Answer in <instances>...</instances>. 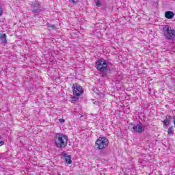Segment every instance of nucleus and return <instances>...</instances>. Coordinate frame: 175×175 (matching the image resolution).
Here are the masks:
<instances>
[{"instance_id":"nucleus-5","label":"nucleus","mask_w":175,"mask_h":175,"mask_svg":"<svg viewBox=\"0 0 175 175\" xmlns=\"http://www.w3.org/2000/svg\"><path fill=\"white\" fill-rule=\"evenodd\" d=\"M31 10L33 14L38 16L42 12V5H40V2L38 1H35L32 3L31 5Z\"/></svg>"},{"instance_id":"nucleus-16","label":"nucleus","mask_w":175,"mask_h":175,"mask_svg":"<svg viewBox=\"0 0 175 175\" xmlns=\"http://www.w3.org/2000/svg\"><path fill=\"white\" fill-rule=\"evenodd\" d=\"M5 144V142L3 141L0 142V147L3 146Z\"/></svg>"},{"instance_id":"nucleus-13","label":"nucleus","mask_w":175,"mask_h":175,"mask_svg":"<svg viewBox=\"0 0 175 175\" xmlns=\"http://www.w3.org/2000/svg\"><path fill=\"white\" fill-rule=\"evenodd\" d=\"M48 29H49V31H51V29H57V27H55V26L54 25L48 23Z\"/></svg>"},{"instance_id":"nucleus-14","label":"nucleus","mask_w":175,"mask_h":175,"mask_svg":"<svg viewBox=\"0 0 175 175\" xmlns=\"http://www.w3.org/2000/svg\"><path fill=\"white\" fill-rule=\"evenodd\" d=\"M95 3L97 8H100L102 6V3H100V0H95Z\"/></svg>"},{"instance_id":"nucleus-18","label":"nucleus","mask_w":175,"mask_h":175,"mask_svg":"<svg viewBox=\"0 0 175 175\" xmlns=\"http://www.w3.org/2000/svg\"><path fill=\"white\" fill-rule=\"evenodd\" d=\"M2 13H3V12H2V8H0V16H2Z\"/></svg>"},{"instance_id":"nucleus-11","label":"nucleus","mask_w":175,"mask_h":175,"mask_svg":"<svg viewBox=\"0 0 175 175\" xmlns=\"http://www.w3.org/2000/svg\"><path fill=\"white\" fill-rule=\"evenodd\" d=\"M64 157L65 158V161L67 163H68L69 165H70V163H72V159L70 158V155H68V154L64 153Z\"/></svg>"},{"instance_id":"nucleus-15","label":"nucleus","mask_w":175,"mask_h":175,"mask_svg":"<svg viewBox=\"0 0 175 175\" xmlns=\"http://www.w3.org/2000/svg\"><path fill=\"white\" fill-rule=\"evenodd\" d=\"M70 1L72 2L74 5H76L79 2V0H70Z\"/></svg>"},{"instance_id":"nucleus-2","label":"nucleus","mask_w":175,"mask_h":175,"mask_svg":"<svg viewBox=\"0 0 175 175\" xmlns=\"http://www.w3.org/2000/svg\"><path fill=\"white\" fill-rule=\"evenodd\" d=\"M108 68L109 63L105 59H98L96 62V68L103 76L107 75Z\"/></svg>"},{"instance_id":"nucleus-6","label":"nucleus","mask_w":175,"mask_h":175,"mask_svg":"<svg viewBox=\"0 0 175 175\" xmlns=\"http://www.w3.org/2000/svg\"><path fill=\"white\" fill-rule=\"evenodd\" d=\"M72 92L75 96H81L83 95V88L77 83H75L72 85Z\"/></svg>"},{"instance_id":"nucleus-3","label":"nucleus","mask_w":175,"mask_h":175,"mask_svg":"<svg viewBox=\"0 0 175 175\" xmlns=\"http://www.w3.org/2000/svg\"><path fill=\"white\" fill-rule=\"evenodd\" d=\"M163 32L166 40H174L175 30L169 25L163 27Z\"/></svg>"},{"instance_id":"nucleus-12","label":"nucleus","mask_w":175,"mask_h":175,"mask_svg":"<svg viewBox=\"0 0 175 175\" xmlns=\"http://www.w3.org/2000/svg\"><path fill=\"white\" fill-rule=\"evenodd\" d=\"M174 135V128L170 126L167 130V136H173Z\"/></svg>"},{"instance_id":"nucleus-7","label":"nucleus","mask_w":175,"mask_h":175,"mask_svg":"<svg viewBox=\"0 0 175 175\" xmlns=\"http://www.w3.org/2000/svg\"><path fill=\"white\" fill-rule=\"evenodd\" d=\"M129 129L132 132H137V133H142V132H144V126L137 124L135 125L133 124H131L130 126H129Z\"/></svg>"},{"instance_id":"nucleus-8","label":"nucleus","mask_w":175,"mask_h":175,"mask_svg":"<svg viewBox=\"0 0 175 175\" xmlns=\"http://www.w3.org/2000/svg\"><path fill=\"white\" fill-rule=\"evenodd\" d=\"M172 117L170 116H166L165 119L163 121V126H167L170 125Z\"/></svg>"},{"instance_id":"nucleus-10","label":"nucleus","mask_w":175,"mask_h":175,"mask_svg":"<svg viewBox=\"0 0 175 175\" xmlns=\"http://www.w3.org/2000/svg\"><path fill=\"white\" fill-rule=\"evenodd\" d=\"M6 33H0V39L1 40V43H3V44H8V40L6 39Z\"/></svg>"},{"instance_id":"nucleus-9","label":"nucleus","mask_w":175,"mask_h":175,"mask_svg":"<svg viewBox=\"0 0 175 175\" xmlns=\"http://www.w3.org/2000/svg\"><path fill=\"white\" fill-rule=\"evenodd\" d=\"M165 18H167L168 20H172L173 17H174V12L172 11H167L165 13Z\"/></svg>"},{"instance_id":"nucleus-17","label":"nucleus","mask_w":175,"mask_h":175,"mask_svg":"<svg viewBox=\"0 0 175 175\" xmlns=\"http://www.w3.org/2000/svg\"><path fill=\"white\" fill-rule=\"evenodd\" d=\"M59 122H65L64 119H59Z\"/></svg>"},{"instance_id":"nucleus-19","label":"nucleus","mask_w":175,"mask_h":175,"mask_svg":"<svg viewBox=\"0 0 175 175\" xmlns=\"http://www.w3.org/2000/svg\"><path fill=\"white\" fill-rule=\"evenodd\" d=\"M1 139H2V137L0 136V140H1Z\"/></svg>"},{"instance_id":"nucleus-1","label":"nucleus","mask_w":175,"mask_h":175,"mask_svg":"<svg viewBox=\"0 0 175 175\" xmlns=\"http://www.w3.org/2000/svg\"><path fill=\"white\" fill-rule=\"evenodd\" d=\"M54 142L57 148H65L68 146V136L62 133H56Z\"/></svg>"},{"instance_id":"nucleus-4","label":"nucleus","mask_w":175,"mask_h":175,"mask_svg":"<svg viewBox=\"0 0 175 175\" xmlns=\"http://www.w3.org/2000/svg\"><path fill=\"white\" fill-rule=\"evenodd\" d=\"M97 150H105L109 146V139L105 137H100L95 143Z\"/></svg>"}]
</instances>
